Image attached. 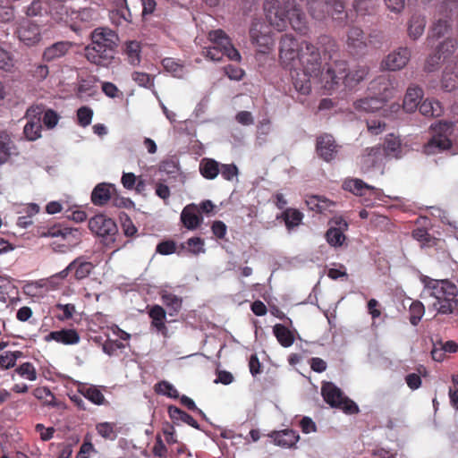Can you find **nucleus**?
Wrapping results in <instances>:
<instances>
[{"label": "nucleus", "mask_w": 458, "mask_h": 458, "mask_svg": "<svg viewBox=\"0 0 458 458\" xmlns=\"http://www.w3.org/2000/svg\"><path fill=\"white\" fill-rule=\"evenodd\" d=\"M369 72L367 65L357 64L349 69L346 61H335L322 74L323 87L328 91L336 89L341 85L352 89L367 77Z\"/></svg>", "instance_id": "f257e3e1"}, {"label": "nucleus", "mask_w": 458, "mask_h": 458, "mask_svg": "<svg viewBox=\"0 0 458 458\" xmlns=\"http://www.w3.org/2000/svg\"><path fill=\"white\" fill-rule=\"evenodd\" d=\"M118 41L115 31L108 28H97L91 33V45L85 48V55L91 64L107 67L114 58Z\"/></svg>", "instance_id": "f03ea898"}, {"label": "nucleus", "mask_w": 458, "mask_h": 458, "mask_svg": "<svg viewBox=\"0 0 458 458\" xmlns=\"http://www.w3.org/2000/svg\"><path fill=\"white\" fill-rule=\"evenodd\" d=\"M426 288L431 291L430 295L437 300L434 306L437 307L438 305L437 309L439 313H453V302L458 304V300L456 299L458 288L454 283L448 280L430 279L426 284Z\"/></svg>", "instance_id": "7ed1b4c3"}, {"label": "nucleus", "mask_w": 458, "mask_h": 458, "mask_svg": "<svg viewBox=\"0 0 458 458\" xmlns=\"http://www.w3.org/2000/svg\"><path fill=\"white\" fill-rule=\"evenodd\" d=\"M208 39L213 44L203 50L206 58L212 61H221L226 55L230 60L239 61L241 55L233 47L230 38L223 30H215L208 32Z\"/></svg>", "instance_id": "20e7f679"}, {"label": "nucleus", "mask_w": 458, "mask_h": 458, "mask_svg": "<svg viewBox=\"0 0 458 458\" xmlns=\"http://www.w3.org/2000/svg\"><path fill=\"white\" fill-rule=\"evenodd\" d=\"M436 18L427 40L439 39L451 30L453 18L458 16V0H444L437 6Z\"/></svg>", "instance_id": "39448f33"}, {"label": "nucleus", "mask_w": 458, "mask_h": 458, "mask_svg": "<svg viewBox=\"0 0 458 458\" xmlns=\"http://www.w3.org/2000/svg\"><path fill=\"white\" fill-rule=\"evenodd\" d=\"M432 137L423 146V152L427 155H435L452 148L450 137L454 132L452 122L439 121L431 124Z\"/></svg>", "instance_id": "423d86ee"}, {"label": "nucleus", "mask_w": 458, "mask_h": 458, "mask_svg": "<svg viewBox=\"0 0 458 458\" xmlns=\"http://www.w3.org/2000/svg\"><path fill=\"white\" fill-rule=\"evenodd\" d=\"M321 394L327 403L333 408L342 410L346 414H357L360 411L358 405L332 382H324L321 387Z\"/></svg>", "instance_id": "0eeeda50"}, {"label": "nucleus", "mask_w": 458, "mask_h": 458, "mask_svg": "<svg viewBox=\"0 0 458 458\" xmlns=\"http://www.w3.org/2000/svg\"><path fill=\"white\" fill-rule=\"evenodd\" d=\"M342 188L355 196L362 198L361 203L365 207H373L374 200L380 199L382 195L380 189L369 185L359 178L348 177L344 179Z\"/></svg>", "instance_id": "6e6552de"}, {"label": "nucleus", "mask_w": 458, "mask_h": 458, "mask_svg": "<svg viewBox=\"0 0 458 458\" xmlns=\"http://www.w3.org/2000/svg\"><path fill=\"white\" fill-rule=\"evenodd\" d=\"M302 71L311 76H319L322 72L321 55L318 48L308 41L301 42V54L298 58ZM322 81V78L320 79Z\"/></svg>", "instance_id": "1a4fd4ad"}, {"label": "nucleus", "mask_w": 458, "mask_h": 458, "mask_svg": "<svg viewBox=\"0 0 458 458\" xmlns=\"http://www.w3.org/2000/svg\"><path fill=\"white\" fill-rule=\"evenodd\" d=\"M266 18L269 24L278 31L285 30L288 26L289 11L278 0H265L263 4Z\"/></svg>", "instance_id": "9d476101"}, {"label": "nucleus", "mask_w": 458, "mask_h": 458, "mask_svg": "<svg viewBox=\"0 0 458 458\" xmlns=\"http://www.w3.org/2000/svg\"><path fill=\"white\" fill-rule=\"evenodd\" d=\"M250 38L253 45L259 47V52L266 53L272 45L270 27L262 20H252L250 30Z\"/></svg>", "instance_id": "9b49d317"}, {"label": "nucleus", "mask_w": 458, "mask_h": 458, "mask_svg": "<svg viewBox=\"0 0 458 458\" xmlns=\"http://www.w3.org/2000/svg\"><path fill=\"white\" fill-rule=\"evenodd\" d=\"M301 44H299L296 38L291 34L282 36L279 47V58L281 63L292 69L295 61L301 54Z\"/></svg>", "instance_id": "f8f14e48"}, {"label": "nucleus", "mask_w": 458, "mask_h": 458, "mask_svg": "<svg viewBox=\"0 0 458 458\" xmlns=\"http://www.w3.org/2000/svg\"><path fill=\"white\" fill-rule=\"evenodd\" d=\"M369 42L368 37L360 27L352 25L348 28L345 44L352 55H363L368 48Z\"/></svg>", "instance_id": "ddd939ff"}, {"label": "nucleus", "mask_w": 458, "mask_h": 458, "mask_svg": "<svg viewBox=\"0 0 458 458\" xmlns=\"http://www.w3.org/2000/svg\"><path fill=\"white\" fill-rule=\"evenodd\" d=\"M44 110L41 106H30L26 112L27 123L23 129V134L28 140L33 141L41 136V115Z\"/></svg>", "instance_id": "4468645a"}, {"label": "nucleus", "mask_w": 458, "mask_h": 458, "mask_svg": "<svg viewBox=\"0 0 458 458\" xmlns=\"http://www.w3.org/2000/svg\"><path fill=\"white\" fill-rule=\"evenodd\" d=\"M411 56L409 47H401L390 52L381 62V68L387 71H399L404 68Z\"/></svg>", "instance_id": "2eb2a0df"}, {"label": "nucleus", "mask_w": 458, "mask_h": 458, "mask_svg": "<svg viewBox=\"0 0 458 458\" xmlns=\"http://www.w3.org/2000/svg\"><path fill=\"white\" fill-rule=\"evenodd\" d=\"M89 230L100 237L114 236L117 233L114 221L104 215H97L89 221Z\"/></svg>", "instance_id": "dca6fc26"}, {"label": "nucleus", "mask_w": 458, "mask_h": 458, "mask_svg": "<svg viewBox=\"0 0 458 458\" xmlns=\"http://www.w3.org/2000/svg\"><path fill=\"white\" fill-rule=\"evenodd\" d=\"M338 145L334 137L324 133L317 138L316 151L318 157L326 162L334 160L338 152Z\"/></svg>", "instance_id": "f3484780"}, {"label": "nucleus", "mask_w": 458, "mask_h": 458, "mask_svg": "<svg viewBox=\"0 0 458 458\" xmlns=\"http://www.w3.org/2000/svg\"><path fill=\"white\" fill-rule=\"evenodd\" d=\"M94 266L91 262L78 258L71 262L65 269L59 272V279H64L72 274V277L74 279L82 280L89 276Z\"/></svg>", "instance_id": "a211bd4d"}, {"label": "nucleus", "mask_w": 458, "mask_h": 458, "mask_svg": "<svg viewBox=\"0 0 458 458\" xmlns=\"http://www.w3.org/2000/svg\"><path fill=\"white\" fill-rule=\"evenodd\" d=\"M63 383L72 384L75 386L77 393L96 405H103L106 403L104 394L97 386L78 383L69 378H63Z\"/></svg>", "instance_id": "6ab92c4d"}, {"label": "nucleus", "mask_w": 458, "mask_h": 458, "mask_svg": "<svg viewBox=\"0 0 458 458\" xmlns=\"http://www.w3.org/2000/svg\"><path fill=\"white\" fill-rule=\"evenodd\" d=\"M369 89L373 91L374 95L386 102L392 98L395 92L393 81L386 75L378 76L373 80L369 84Z\"/></svg>", "instance_id": "aec40b11"}, {"label": "nucleus", "mask_w": 458, "mask_h": 458, "mask_svg": "<svg viewBox=\"0 0 458 458\" xmlns=\"http://www.w3.org/2000/svg\"><path fill=\"white\" fill-rule=\"evenodd\" d=\"M81 241V233L78 228L63 226L59 224V252H66L77 246Z\"/></svg>", "instance_id": "412c9836"}, {"label": "nucleus", "mask_w": 458, "mask_h": 458, "mask_svg": "<svg viewBox=\"0 0 458 458\" xmlns=\"http://www.w3.org/2000/svg\"><path fill=\"white\" fill-rule=\"evenodd\" d=\"M382 149L380 146L367 148L360 157V166L365 173L377 167L382 161Z\"/></svg>", "instance_id": "4be33fe9"}, {"label": "nucleus", "mask_w": 458, "mask_h": 458, "mask_svg": "<svg viewBox=\"0 0 458 458\" xmlns=\"http://www.w3.org/2000/svg\"><path fill=\"white\" fill-rule=\"evenodd\" d=\"M18 38L27 46H33L40 39V31L37 24L29 21L21 24L17 30Z\"/></svg>", "instance_id": "5701e85b"}, {"label": "nucleus", "mask_w": 458, "mask_h": 458, "mask_svg": "<svg viewBox=\"0 0 458 458\" xmlns=\"http://www.w3.org/2000/svg\"><path fill=\"white\" fill-rule=\"evenodd\" d=\"M288 24L300 35L306 36L309 33L308 21L303 11L297 5H293L289 11Z\"/></svg>", "instance_id": "b1692460"}, {"label": "nucleus", "mask_w": 458, "mask_h": 458, "mask_svg": "<svg viewBox=\"0 0 458 458\" xmlns=\"http://www.w3.org/2000/svg\"><path fill=\"white\" fill-rule=\"evenodd\" d=\"M269 437L273 439L276 445L284 448L294 447L296 443L300 439V435L293 429H284L280 431H274L269 435Z\"/></svg>", "instance_id": "393cba45"}, {"label": "nucleus", "mask_w": 458, "mask_h": 458, "mask_svg": "<svg viewBox=\"0 0 458 458\" xmlns=\"http://www.w3.org/2000/svg\"><path fill=\"white\" fill-rule=\"evenodd\" d=\"M114 191H115L114 185L100 182L95 186L91 192V201L95 206H104L111 199Z\"/></svg>", "instance_id": "a878e982"}, {"label": "nucleus", "mask_w": 458, "mask_h": 458, "mask_svg": "<svg viewBox=\"0 0 458 458\" xmlns=\"http://www.w3.org/2000/svg\"><path fill=\"white\" fill-rule=\"evenodd\" d=\"M181 221L183 226L188 230H195L203 222V217L199 214L197 206L195 204H190L182 209Z\"/></svg>", "instance_id": "bb28decb"}, {"label": "nucleus", "mask_w": 458, "mask_h": 458, "mask_svg": "<svg viewBox=\"0 0 458 458\" xmlns=\"http://www.w3.org/2000/svg\"><path fill=\"white\" fill-rule=\"evenodd\" d=\"M423 97V90L418 86L409 87L403 98V109L411 113L419 108L420 100Z\"/></svg>", "instance_id": "cd10ccee"}, {"label": "nucleus", "mask_w": 458, "mask_h": 458, "mask_svg": "<svg viewBox=\"0 0 458 458\" xmlns=\"http://www.w3.org/2000/svg\"><path fill=\"white\" fill-rule=\"evenodd\" d=\"M385 104L386 101L375 95L355 101L354 107L357 111L373 113L382 109Z\"/></svg>", "instance_id": "c85d7f7f"}, {"label": "nucleus", "mask_w": 458, "mask_h": 458, "mask_svg": "<svg viewBox=\"0 0 458 458\" xmlns=\"http://www.w3.org/2000/svg\"><path fill=\"white\" fill-rule=\"evenodd\" d=\"M441 86L447 92L458 88V67L451 64L445 66L442 75Z\"/></svg>", "instance_id": "c756f323"}, {"label": "nucleus", "mask_w": 458, "mask_h": 458, "mask_svg": "<svg viewBox=\"0 0 458 458\" xmlns=\"http://www.w3.org/2000/svg\"><path fill=\"white\" fill-rule=\"evenodd\" d=\"M303 217L304 215L302 212L293 208H285L280 216H277V219L281 218L284 220L288 231L299 226L301 224Z\"/></svg>", "instance_id": "7c9ffc66"}, {"label": "nucleus", "mask_w": 458, "mask_h": 458, "mask_svg": "<svg viewBox=\"0 0 458 458\" xmlns=\"http://www.w3.org/2000/svg\"><path fill=\"white\" fill-rule=\"evenodd\" d=\"M419 111L427 117H439L444 114V107L438 100L427 98L419 106Z\"/></svg>", "instance_id": "2f4dec72"}, {"label": "nucleus", "mask_w": 458, "mask_h": 458, "mask_svg": "<svg viewBox=\"0 0 458 458\" xmlns=\"http://www.w3.org/2000/svg\"><path fill=\"white\" fill-rule=\"evenodd\" d=\"M293 86L295 89L301 95H308L311 90V78H318V76H311L306 72L295 71V74H293Z\"/></svg>", "instance_id": "473e14b6"}, {"label": "nucleus", "mask_w": 458, "mask_h": 458, "mask_svg": "<svg viewBox=\"0 0 458 458\" xmlns=\"http://www.w3.org/2000/svg\"><path fill=\"white\" fill-rule=\"evenodd\" d=\"M308 11L316 20L321 21L329 15L328 0H307Z\"/></svg>", "instance_id": "72a5a7b5"}, {"label": "nucleus", "mask_w": 458, "mask_h": 458, "mask_svg": "<svg viewBox=\"0 0 458 458\" xmlns=\"http://www.w3.org/2000/svg\"><path fill=\"white\" fill-rule=\"evenodd\" d=\"M148 316L152 319L151 326L163 335L166 332L165 310L159 305L152 306L148 310Z\"/></svg>", "instance_id": "f704fd0d"}, {"label": "nucleus", "mask_w": 458, "mask_h": 458, "mask_svg": "<svg viewBox=\"0 0 458 458\" xmlns=\"http://www.w3.org/2000/svg\"><path fill=\"white\" fill-rule=\"evenodd\" d=\"M382 149L383 156L393 157L395 158L401 157V140L394 134H388L385 139L384 147Z\"/></svg>", "instance_id": "c9c22d12"}, {"label": "nucleus", "mask_w": 458, "mask_h": 458, "mask_svg": "<svg viewBox=\"0 0 458 458\" xmlns=\"http://www.w3.org/2000/svg\"><path fill=\"white\" fill-rule=\"evenodd\" d=\"M329 15L337 21L340 26L345 24L347 13L343 0H328Z\"/></svg>", "instance_id": "e433bc0d"}, {"label": "nucleus", "mask_w": 458, "mask_h": 458, "mask_svg": "<svg viewBox=\"0 0 458 458\" xmlns=\"http://www.w3.org/2000/svg\"><path fill=\"white\" fill-rule=\"evenodd\" d=\"M273 333L283 347H290L293 344L295 337L293 333L282 324H276L273 327Z\"/></svg>", "instance_id": "4c0bfd02"}, {"label": "nucleus", "mask_w": 458, "mask_h": 458, "mask_svg": "<svg viewBox=\"0 0 458 458\" xmlns=\"http://www.w3.org/2000/svg\"><path fill=\"white\" fill-rule=\"evenodd\" d=\"M168 414L174 423L177 421H182L196 429H199V424L197 422V420H194L192 416L176 406L170 405L168 407Z\"/></svg>", "instance_id": "58836bf2"}, {"label": "nucleus", "mask_w": 458, "mask_h": 458, "mask_svg": "<svg viewBox=\"0 0 458 458\" xmlns=\"http://www.w3.org/2000/svg\"><path fill=\"white\" fill-rule=\"evenodd\" d=\"M220 172V164L212 158H203L199 163L200 174L208 179L214 180Z\"/></svg>", "instance_id": "ea45409f"}, {"label": "nucleus", "mask_w": 458, "mask_h": 458, "mask_svg": "<svg viewBox=\"0 0 458 458\" xmlns=\"http://www.w3.org/2000/svg\"><path fill=\"white\" fill-rule=\"evenodd\" d=\"M124 54L127 62L133 65H139L141 61V46L136 40L127 41L124 46Z\"/></svg>", "instance_id": "a19ab883"}, {"label": "nucleus", "mask_w": 458, "mask_h": 458, "mask_svg": "<svg viewBox=\"0 0 458 458\" xmlns=\"http://www.w3.org/2000/svg\"><path fill=\"white\" fill-rule=\"evenodd\" d=\"M425 26V17L420 14H413L408 23L409 37L413 40L418 39L423 34Z\"/></svg>", "instance_id": "79ce46f5"}, {"label": "nucleus", "mask_w": 458, "mask_h": 458, "mask_svg": "<svg viewBox=\"0 0 458 458\" xmlns=\"http://www.w3.org/2000/svg\"><path fill=\"white\" fill-rule=\"evenodd\" d=\"M204 245V240L200 237H191L188 239L187 242L181 243L180 249L181 252L184 250L189 254L198 256L205 252Z\"/></svg>", "instance_id": "37998d69"}, {"label": "nucleus", "mask_w": 458, "mask_h": 458, "mask_svg": "<svg viewBox=\"0 0 458 458\" xmlns=\"http://www.w3.org/2000/svg\"><path fill=\"white\" fill-rule=\"evenodd\" d=\"M377 0H353L352 7L359 15H372L377 8Z\"/></svg>", "instance_id": "c03bdc74"}, {"label": "nucleus", "mask_w": 458, "mask_h": 458, "mask_svg": "<svg viewBox=\"0 0 458 458\" xmlns=\"http://www.w3.org/2000/svg\"><path fill=\"white\" fill-rule=\"evenodd\" d=\"M343 227H331L326 233V238L327 242L334 247L341 246L345 240V236L343 233V229H346L348 225L345 221H343Z\"/></svg>", "instance_id": "a18cd8bd"}, {"label": "nucleus", "mask_w": 458, "mask_h": 458, "mask_svg": "<svg viewBox=\"0 0 458 458\" xmlns=\"http://www.w3.org/2000/svg\"><path fill=\"white\" fill-rule=\"evenodd\" d=\"M161 299L163 304L169 310L170 316H174L180 311L182 303L180 297L171 293H165L162 294Z\"/></svg>", "instance_id": "49530a36"}, {"label": "nucleus", "mask_w": 458, "mask_h": 458, "mask_svg": "<svg viewBox=\"0 0 458 458\" xmlns=\"http://www.w3.org/2000/svg\"><path fill=\"white\" fill-rule=\"evenodd\" d=\"M52 12L49 8L48 0H35L33 1L26 10L28 16H42L44 14H51Z\"/></svg>", "instance_id": "de8ad7c7"}, {"label": "nucleus", "mask_w": 458, "mask_h": 458, "mask_svg": "<svg viewBox=\"0 0 458 458\" xmlns=\"http://www.w3.org/2000/svg\"><path fill=\"white\" fill-rule=\"evenodd\" d=\"M63 378H66L59 373V384H62L65 388V394L71 399V401L81 410H86L85 403L81 397V394L77 393L75 386L72 384L63 383Z\"/></svg>", "instance_id": "09e8293b"}, {"label": "nucleus", "mask_w": 458, "mask_h": 458, "mask_svg": "<svg viewBox=\"0 0 458 458\" xmlns=\"http://www.w3.org/2000/svg\"><path fill=\"white\" fill-rule=\"evenodd\" d=\"M12 140L5 130H0V165L11 156Z\"/></svg>", "instance_id": "8fccbe9b"}, {"label": "nucleus", "mask_w": 458, "mask_h": 458, "mask_svg": "<svg viewBox=\"0 0 458 458\" xmlns=\"http://www.w3.org/2000/svg\"><path fill=\"white\" fill-rule=\"evenodd\" d=\"M458 46L457 40L453 38H447L443 42L437 45L436 51L439 53L445 60L450 57L456 50Z\"/></svg>", "instance_id": "3c124183"}, {"label": "nucleus", "mask_w": 458, "mask_h": 458, "mask_svg": "<svg viewBox=\"0 0 458 458\" xmlns=\"http://www.w3.org/2000/svg\"><path fill=\"white\" fill-rule=\"evenodd\" d=\"M164 69L170 72L174 77L182 78L184 75V67L182 64L175 61L174 58L165 57L162 60Z\"/></svg>", "instance_id": "603ef678"}, {"label": "nucleus", "mask_w": 458, "mask_h": 458, "mask_svg": "<svg viewBox=\"0 0 458 458\" xmlns=\"http://www.w3.org/2000/svg\"><path fill=\"white\" fill-rule=\"evenodd\" d=\"M425 313V308L422 302L419 301H412L409 308V320L411 325L417 326Z\"/></svg>", "instance_id": "864d4df0"}, {"label": "nucleus", "mask_w": 458, "mask_h": 458, "mask_svg": "<svg viewBox=\"0 0 458 458\" xmlns=\"http://www.w3.org/2000/svg\"><path fill=\"white\" fill-rule=\"evenodd\" d=\"M411 234L415 240L425 246L431 247L437 244V239L433 237L425 228H416Z\"/></svg>", "instance_id": "5fc2aeb1"}, {"label": "nucleus", "mask_w": 458, "mask_h": 458, "mask_svg": "<svg viewBox=\"0 0 458 458\" xmlns=\"http://www.w3.org/2000/svg\"><path fill=\"white\" fill-rule=\"evenodd\" d=\"M155 392L158 394L166 395L170 398L177 399L179 393L177 389L168 381L162 380L154 386Z\"/></svg>", "instance_id": "6e6d98bb"}, {"label": "nucleus", "mask_w": 458, "mask_h": 458, "mask_svg": "<svg viewBox=\"0 0 458 458\" xmlns=\"http://www.w3.org/2000/svg\"><path fill=\"white\" fill-rule=\"evenodd\" d=\"M98 433L105 439L114 440L117 437L115 432V424L112 422H101L97 424Z\"/></svg>", "instance_id": "4d7b16f0"}, {"label": "nucleus", "mask_w": 458, "mask_h": 458, "mask_svg": "<svg viewBox=\"0 0 458 458\" xmlns=\"http://www.w3.org/2000/svg\"><path fill=\"white\" fill-rule=\"evenodd\" d=\"M21 356V352H5L0 355V368L2 369H8L13 368L16 364V360Z\"/></svg>", "instance_id": "13d9d810"}, {"label": "nucleus", "mask_w": 458, "mask_h": 458, "mask_svg": "<svg viewBox=\"0 0 458 458\" xmlns=\"http://www.w3.org/2000/svg\"><path fill=\"white\" fill-rule=\"evenodd\" d=\"M80 341V335L75 329L59 330V343L64 344H75Z\"/></svg>", "instance_id": "bf43d9fd"}, {"label": "nucleus", "mask_w": 458, "mask_h": 458, "mask_svg": "<svg viewBox=\"0 0 458 458\" xmlns=\"http://www.w3.org/2000/svg\"><path fill=\"white\" fill-rule=\"evenodd\" d=\"M156 251L161 255H170L177 253L181 255V249L177 250L176 243L173 240H166L159 242L157 245Z\"/></svg>", "instance_id": "052dcab7"}, {"label": "nucleus", "mask_w": 458, "mask_h": 458, "mask_svg": "<svg viewBox=\"0 0 458 458\" xmlns=\"http://www.w3.org/2000/svg\"><path fill=\"white\" fill-rule=\"evenodd\" d=\"M131 78L140 87L147 89L154 87V77L146 72H133Z\"/></svg>", "instance_id": "680f3d73"}, {"label": "nucleus", "mask_w": 458, "mask_h": 458, "mask_svg": "<svg viewBox=\"0 0 458 458\" xmlns=\"http://www.w3.org/2000/svg\"><path fill=\"white\" fill-rule=\"evenodd\" d=\"M111 20L114 23H116L117 25L122 24L123 21L125 22H131V15L130 13L129 8L127 7V4L124 8L113 11L111 13Z\"/></svg>", "instance_id": "e2e57ef3"}, {"label": "nucleus", "mask_w": 458, "mask_h": 458, "mask_svg": "<svg viewBox=\"0 0 458 458\" xmlns=\"http://www.w3.org/2000/svg\"><path fill=\"white\" fill-rule=\"evenodd\" d=\"M93 116V111L89 106H81L77 111L78 123L81 127H86L90 124Z\"/></svg>", "instance_id": "0e129e2a"}, {"label": "nucleus", "mask_w": 458, "mask_h": 458, "mask_svg": "<svg viewBox=\"0 0 458 458\" xmlns=\"http://www.w3.org/2000/svg\"><path fill=\"white\" fill-rule=\"evenodd\" d=\"M442 56L439 53H437L436 50L430 54L425 62L424 69L428 72H432L437 71L439 66L442 60Z\"/></svg>", "instance_id": "69168bd1"}, {"label": "nucleus", "mask_w": 458, "mask_h": 458, "mask_svg": "<svg viewBox=\"0 0 458 458\" xmlns=\"http://www.w3.org/2000/svg\"><path fill=\"white\" fill-rule=\"evenodd\" d=\"M16 372L22 377L33 381L37 378L34 366L30 362H25L16 369Z\"/></svg>", "instance_id": "338daca9"}, {"label": "nucleus", "mask_w": 458, "mask_h": 458, "mask_svg": "<svg viewBox=\"0 0 458 458\" xmlns=\"http://www.w3.org/2000/svg\"><path fill=\"white\" fill-rule=\"evenodd\" d=\"M219 174L225 180L232 181L234 177H237L239 170L234 164H223L220 165Z\"/></svg>", "instance_id": "774afa93"}]
</instances>
